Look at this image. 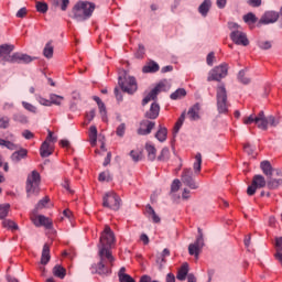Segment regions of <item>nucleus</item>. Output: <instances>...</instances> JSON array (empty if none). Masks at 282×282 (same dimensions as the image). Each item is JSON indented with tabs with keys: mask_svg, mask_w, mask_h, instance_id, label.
<instances>
[{
	"mask_svg": "<svg viewBox=\"0 0 282 282\" xmlns=\"http://www.w3.org/2000/svg\"><path fill=\"white\" fill-rule=\"evenodd\" d=\"M113 243H116V235L113 234V230H111V227L106 225L99 238L98 249L101 254L106 253V258L110 265H113V262L116 261V258H113L111 254V248H113Z\"/></svg>",
	"mask_w": 282,
	"mask_h": 282,
	"instance_id": "1",
	"label": "nucleus"
},
{
	"mask_svg": "<svg viewBox=\"0 0 282 282\" xmlns=\"http://www.w3.org/2000/svg\"><path fill=\"white\" fill-rule=\"evenodd\" d=\"M95 10L96 4H94L93 2L78 1L72 9V19H74L78 23H83V21L91 19Z\"/></svg>",
	"mask_w": 282,
	"mask_h": 282,
	"instance_id": "2",
	"label": "nucleus"
},
{
	"mask_svg": "<svg viewBox=\"0 0 282 282\" xmlns=\"http://www.w3.org/2000/svg\"><path fill=\"white\" fill-rule=\"evenodd\" d=\"M100 261L97 264L91 265L93 274H100L101 276L111 274V262L107 259V253H101L99 251Z\"/></svg>",
	"mask_w": 282,
	"mask_h": 282,
	"instance_id": "3",
	"label": "nucleus"
},
{
	"mask_svg": "<svg viewBox=\"0 0 282 282\" xmlns=\"http://www.w3.org/2000/svg\"><path fill=\"white\" fill-rule=\"evenodd\" d=\"M41 185V174L39 171L34 170L29 174L26 178V195L31 197V195H39V186Z\"/></svg>",
	"mask_w": 282,
	"mask_h": 282,
	"instance_id": "4",
	"label": "nucleus"
},
{
	"mask_svg": "<svg viewBox=\"0 0 282 282\" xmlns=\"http://www.w3.org/2000/svg\"><path fill=\"white\" fill-rule=\"evenodd\" d=\"M118 83L126 94L133 95L138 91V82L135 80V77L130 76L127 73L123 74V77L119 76Z\"/></svg>",
	"mask_w": 282,
	"mask_h": 282,
	"instance_id": "5",
	"label": "nucleus"
},
{
	"mask_svg": "<svg viewBox=\"0 0 282 282\" xmlns=\"http://www.w3.org/2000/svg\"><path fill=\"white\" fill-rule=\"evenodd\" d=\"M216 98L218 111L220 113H228V93L226 91V86L220 85L217 87Z\"/></svg>",
	"mask_w": 282,
	"mask_h": 282,
	"instance_id": "6",
	"label": "nucleus"
},
{
	"mask_svg": "<svg viewBox=\"0 0 282 282\" xmlns=\"http://www.w3.org/2000/svg\"><path fill=\"white\" fill-rule=\"evenodd\" d=\"M228 76V64L224 63L220 64L219 66L214 67L209 72V76L207 77L208 83L210 80H221V78H226Z\"/></svg>",
	"mask_w": 282,
	"mask_h": 282,
	"instance_id": "7",
	"label": "nucleus"
},
{
	"mask_svg": "<svg viewBox=\"0 0 282 282\" xmlns=\"http://www.w3.org/2000/svg\"><path fill=\"white\" fill-rule=\"evenodd\" d=\"M102 206L110 208V210H120V196L116 193L109 192L104 196Z\"/></svg>",
	"mask_w": 282,
	"mask_h": 282,
	"instance_id": "8",
	"label": "nucleus"
},
{
	"mask_svg": "<svg viewBox=\"0 0 282 282\" xmlns=\"http://www.w3.org/2000/svg\"><path fill=\"white\" fill-rule=\"evenodd\" d=\"M267 185L268 182H265V177H263L261 174H256L252 178L251 185H249L247 188V195L252 197V195L257 193V188H265Z\"/></svg>",
	"mask_w": 282,
	"mask_h": 282,
	"instance_id": "9",
	"label": "nucleus"
},
{
	"mask_svg": "<svg viewBox=\"0 0 282 282\" xmlns=\"http://www.w3.org/2000/svg\"><path fill=\"white\" fill-rule=\"evenodd\" d=\"M181 181L185 186H188L192 191H197L199 188V184L195 182V178L193 177V170L185 167L183 169Z\"/></svg>",
	"mask_w": 282,
	"mask_h": 282,
	"instance_id": "10",
	"label": "nucleus"
},
{
	"mask_svg": "<svg viewBox=\"0 0 282 282\" xmlns=\"http://www.w3.org/2000/svg\"><path fill=\"white\" fill-rule=\"evenodd\" d=\"M198 237L194 243L188 246V253L196 259L199 257V252H202V248H204V235L202 234V228H198Z\"/></svg>",
	"mask_w": 282,
	"mask_h": 282,
	"instance_id": "11",
	"label": "nucleus"
},
{
	"mask_svg": "<svg viewBox=\"0 0 282 282\" xmlns=\"http://www.w3.org/2000/svg\"><path fill=\"white\" fill-rule=\"evenodd\" d=\"M7 61H8V63H12V64L28 65V63H32V61H36V57H32V56H30L28 54H24V53L15 52L11 55V57H8Z\"/></svg>",
	"mask_w": 282,
	"mask_h": 282,
	"instance_id": "12",
	"label": "nucleus"
},
{
	"mask_svg": "<svg viewBox=\"0 0 282 282\" xmlns=\"http://www.w3.org/2000/svg\"><path fill=\"white\" fill-rule=\"evenodd\" d=\"M230 39L236 45H242L243 47H247V45H250V41H248V36L242 31H239V30L231 31Z\"/></svg>",
	"mask_w": 282,
	"mask_h": 282,
	"instance_id": "13",
	"label": "nucleus"
},
{
	"mask_svg": "<svg viewBox=\"0 0 282 282\" xmlns=\"http://www.w3.org/2000/svg\"><path fill=\"white\" fill-rule=\"evenodd\" d=\"M187 276V282H197V278L193 273L188 274V263H183L182 267L178 269L176 279L178 281H186Z\"/></svg>",
	"mask_w": 282,
	"mask_h": 282,
	"instance_id": "14",
	"label": "nucleus"
},
{
	"mask_svg": "<svg viewBox=\"0 0 282 282\" xmlns=\"http://www.w3.org/2000/svg\"><path fill=\"white\" fill-rule=\"evenodd\" d=\"M31 221H33L34 226L40 228V226H44V228H52V220L45 217L44 215H31Z\"/></svg>",
	"mask_w": 282,
	"mask_h": 282,
	"instance_id": "15",
	"label": "nucleus"
},
{
	"mask_svg": "<svg viewBox=\"0 0 282 282\" xmlns=\"http://www.w3.org/2000/svg\"><path fill=\"white\" fill-rule=\"evenodd\" d=\"M155 129V121L142 120L137 130L138 135H149Z\"/></svg>",
	"mask_w": 282,
	"mask_h": 282,
	"instance_id": "16",
	"label": "nucleus"
},
{
	"mask_svg": "<svg viewBox=\"0 0 282 282\" xmlns=\"http://www.w3.org/2000/svg\"><path fill=\"white\" fill-rule=\"evenodd\" d=\"M279 21V12L276 11H267L260 19L262 25H270V23H276Z\"/></svg>",
	"mask_w": 282,
	"mask_h": 282,
	"instance_id": "17",
	"label": "nucleus"
},
{
	"mask_svg": "<svg viewBox=\"0 0 282 282\" xmlns=\"http://www.w3.org/2000/svg\"><path fill=\"white\" fill-rule=\"evenodd\" d=\"M12 52H14V45L12 44H2L0 45V58H2V63L3 65H6V63H8V58H11Z\"/></svg>",
	"mask_w": 282,
	"mask_h": 282,
	"instance_id": "18",
	"label": "nucleus"
},
{
	"mask_svg": "<svg viewBox=\"0 0 282 282\" xmlns=\"http://www.w3.org/2000/svg\"><path fill=\"white\" fill-rule=\"evenodd\" d=\"M164 87L163 83H160L159 85H156L149 94L148 96L142 100V105H149V102H151V100H155V98H158V94H160V91H162V88Z\"/></svg>",
	"mask_w": 282,
	"mask_h": 282,
	"instance_id": "19",
	"label": "nucleus"
},
{
	"mask_svg": "<svg viewBox=\"0 0 282 282\" xmlns=\"http://www.w3.org/2000/svg\"><path fill=\"white\" fill-rule=\"evenodd\" d=\"M158 116H160V105L158 102H153L149 111L145 112V118L149 120H155Z\"/></svg>",
	"mask_w": 282,
	"mask_h": 282,
	"instance_id": "20",
	"label": "nucleus"
},
{
	"mask_svg": "<svg viewBox=\"0 0 282 282\" xmlns=\"http://www.w3.org/2000/svg\"><path fill=\"white\" fill-rule=\"evenodd\" d=\"M142 72L143 74H155L160 72V64L155 61H150L145 66H143Z\"/></svg>",
	"mask_w": 282,
	"mask_h": 282,
	"instance_id": "21",
	"label": "nucleus"
},
{
	"mask_svg": "<svg viewBox=\"0 0 282 282\" xmlns=\"http://www.w3.org/2000/svg\"><path fill=\"white\" fill-rule=\"evenodd\" d=\"M199 111H202V106L199 104L192 106L187 111L189 120H199Z\"/></svg>",
	"mask_w": 282,
	"mask_h": 282,
	"instance_id": "22",
	"label": "nucleus"
},
{
	"mask_svg": "<svg viewBox=\"0 0 282 282\" xmlns=\"http://www.w3.org/2000/svg\"><path fill=\"white\" fill-rule=\"evenodd\" d=\"M210 8H213V1L204 0L202 4L198 7V12L202 17H208V12H210Z\"/></svg>",
	"mask_w": 282,
	"mask_h": 282,
	"instance_id": "23",
	"label": "nucleus"
},
{
	"mask_svg": "<svg viewBox=\"0 0 282 282\" xmlns=\"http://www.w3.org/2000/svg\"><path fill=\"white\" fill-rule=\"evenodd\" d=\"M260 169L267 177H272V173H274V169H272V164L270 163V161H262L260 163Z\"/></svg>",
	"mask_w": 282,
	"mask_h": 282,
	"instance_id": "24",
	"label": "nucleus"
},
{
	"mask_svg": "<svg viewBox=\"0 0 282 282\" xmlns=\"http://www.w3.org/2000/svg\"><path fill=\"white\" fill-rule=\"evenodd\" d=\"M24 158H28V150H25V149L15 151L11 155L12 162H15V163L21 162L22 160H24Z\"/></svg>",
	"mask_w": 282,
	"mask_h": 282,
	"instance_id": "25",
	"label": "nucleus"
},
{
	"mask_svg": "<svg viewBox=\"0 0 282 282\" xmlns=\"http://www.w3.org/2000/svg\"><path fill=\"white\" fill-rule=\"evenodd\" d=\"M50 245L45 243L43 246V250H42V257H41V263L42 265H47V263H50Z\"/></svg>",
	"mask_w": 282,
	"mask_h": 282,
	"instance_id": "26",
	"label": "nucleus"
},
{
	"mask_svg": "<svg viewBox=\"0 0 282 282\" xmlns=\"http://www.w3.org/2000/svg\"><path fill=\"white\" fill-rule=\"evenodd\" d=\"M41 158H50L52 155V148L50 147V142L44 141L40 148Z\"/></svg>",
	"mask_w": 282,
	"mask_h": 282,
	"instance_id": "27",
	"label": "nucleus"
},
{
	"mask_svg": "<svg viewBox=\"0 0 282 282\" xmlns=\"http://www.w3.org/2000/svg\"><path fill=\"white\" fill-rule=\"evenodd\" d=\"M145 151L148 153V159L150 160V162H153L158 155V150L155 149V147L151 143H147Z\"/></svg>",
	"mask_w": 282,
	"mask_h": 282,
	"instance_id": "28",
	"label": "nucleus"
},
{
	"mask_svg": "<svg viewBox=\"0 0 282 282\" xmlns=\"http://www.w3.org/2000/svg\"><path fill=\"white\" fill-rule=\"evenodd\" d=\"M53 274H54V276H57V279H65V276L67 274V270L65 268H63V265L56 264L53 268Z\"/></svg>",
	"mask_w": 282,
	"mask_h": 282,
	"instance_id": "29",
	"label": "nucleus"
},
{
	"mask_svg": "<svg viewBox=\"0 0 282 282\" xmlns=\"http://www.w3.org/2000/svg\"><path fill=\"white\" fill-rule=\"evenodd\" d=\"M89 140L91 147H96V143L98 142V129L96 128V126H91L89 128Z\"/></svg>",
	"mask_w": 282,
	"mask_h": 282,
	"instance_id": "30",
	"label": "nucleus"
},
{
	"mask_svg": "<svg viewBox=\"0 0 282 282\" xmlns=\"http://www.w3.org/2000/svg\"><path fill=\"white\" fill-rule=\"evenodd\" d=\"M281 184H282L281 178H269L267 181V188H269V191H276V188H279Z\"/></svg>",
	"mask_w": 282,
	"mask_h": 282,
	"instance_id": "31",
	"label": "nucleus"
},
{
	"mask_svg": "<svg viewBox=\"0 0 282 282\" xmlns=\"http://www.w3.org/2000/svg\"><path fill=\"white\" fill-rule=\"evenodd\" d=\"M13 122H19L20 124H28L29 119L23 112H17L13 115Z\"/></svg>",
	"mask_w": 282,
	"mask_h": 282,
	"instance_id": "32",
	"label": "nucleus"
},
{
	"mask_svg": "<svg viewBox=\"0 0 282 282\" xmlns=\"http://www.w3.org/2000/svg\"><path fill=\"white\" fill-rule=\"evenodd\" d=\"M195 163L193 164V169L196 175H199L202 172V153H197L195 155Z\"/></svg>",
	"mask_w": 282,
	"mask_h": 282,
	"instance_id": "33",
	"label": "nucleus"
},
{
	"mask_svg": "<svg viewBox=\"0 0 282 282\" xmlns=\"http://www.w3.org/2000/svg\"><path fill=\"white\" fill-rule=\"evenodd\" d=\"M65 100V97L56 94L50 95V102L52 105H56L57 107H61L62 102Z\"/></svg>",
	"mask_w": 282,
	"mask_h": 282,
	"instance_id": "34",
	"label": "nucleus"
},
{
	"mask_svg": "<svg viewBox=\"0 0 282 282\" xmlns=\"http://www.w3.org/2000/svg\"><path fill=\"white\" fill-rule=\"evenodd\" d=\"M185 96H186V89L178 88L170 95V98L172 100H180V99L184 98Z\"/></svg>",
	"mask_w": 282,
	"mask_h": 282,
	"instance_id": "35",
	"label": "nucleus"
},
{
	"mask_svg": "<svg viewBox=\"0 0 282 282\" xmlns=\"http://www.w3.org/2000/svg\"><path fill=\"white\" fill-rule=\"evenodd\" d=\"M145 210H147L148 215H151L152 221L154 224H160V221H161L160 216H158V214L155 213V209H153V207L151 205H147Z\"/></svg>",
	"mask_w": 282,
	"mask_h": 282,
	"instance_id": "36",
	"label": "nucleus"
},
{
	"mask_svg": "<svg viewBox=\"0 0 282 282\" xmlns=\"http://www.w3.org/2000/svg\"><path fill=\"white\" fill-rule=\"evenodd\" d=\"M167 134L169 131L166 130V128H160L159 131L155 133V138L156 140H159V142H165Z\"/></svg>",
	"mask_w": 282,
	"mask_h": 282,
	"instance_id": "37",
	"label": "nucleus"
},
{
	"mask_svg": "<svg viewBox=\"0 0 282 282\" xmlns=\"http://www.w3.org/2000/svg\"><path fill=\"white\" fill-rule=\"evenodd\" d=\"M43 55L45 58H52V56H54V46H52V42L46 43L43 50Z\"/></svg>",
	"mask_w": 282,
	"mask_h": 282,
	"instance_id": "38",
	"label": "nucleus"
},
{
	"mask_svg": "<svg viewBox=\"0 0 282 282\" xmlns=\"http://www.w3.org/2000/svg\"><path fill=\"white\" fill-rule=\"evenodd\" d=\"M2 226L3 228H9V230H19V225H17V223L10 219L3 220Z\"/></svg>",
	"mask_w": 282,
	"mask_h": 282,
	"instance_id": "39",
	"label": "nucleus"
},
{
	"mask_svg": "<svg viewBox=\"0 0 282 282\" xmlns=\"http://www.w3.org/2000/svg\"><path fill=\"white\" fill-rule=\"evenodd\" d=\"M50 203V197H44L42 198L35 206L34 213H39V210H43V208H45V206H47V204Z\"/></svg>",
	"mask_w": 282,
	"mask_h": 282,
	"instance_id": "40",
	"label": "nucleus"
},
{
	"mask_svg": "<svg viewBox=\"0 0 282 282\" xmlns=\"http://www.w3.org/2000/svg\"><path fill=\"white\" fill-rule=\"evenodd\" d=\"M238 80L242 83V85H250V77H246V69H241L238 73Z\"/></svg>",
	"mask_w": 282,
	"mask_h": 282,
	"instance_id": "41",
	"label": "nucleus"
},
{
	"mask_svg": "<svg viewBox=\"0 0 282 282\" xmlns=\"http://www.w3.org/2000/svg\"><path fill=\"white\" fill-rule=\"evenodd\" d=\"M184 120H186V115L183 112L174 126V133H180V129H182Z\"/></svg>",
	"mask_w": 282,
	"mask_h": 282,
	"instance_id": "42",
	"label": "nucleus"
},
{
	"mask_svg": "<svg viewBox=\"0 0 282 282\" xmlns=\"http://www.w3.org/2000/svg\"><path fill=\"white\" fill-rule=\"evenodd\" d=\"M8 213H10V204L0 205V219H6Z\"/></svg>",
	"mask_w": 282,
	"mask_h": 282,
	"instance_id": "43",
	"label": "nucleus"
},
{
	"mask_svg": "<svg viewBox=\"0 0 282 282\" xmlns=\"http://www.w3.org/2000/svg\"><path fill=\"white\" fill-rule=\"evenodd\" d=\"M124 133H127V123H120L116 129V134L118 138H124Z\"/></svg>",
	"mask_w": 282,
	"mask_h": 282,
	"instance_id": "44",
	"label": "nucleus"
},
{
	"mask_svg": "<svg viewBox=\"0 0 282 282\" xmlns=\"http://www.w3.org/2000/svg\"><path fill=\"white\" fill-rule=\"evenodd\" d=\"M98 108L102 121L107 122V107L105 106V102L101 101V104L98 105Z\"/></svg>",
	"mask_w": 282,
	"mask_h": 282,
	"instance_id": "45",
	"label": "nucleus"
},
{
	"mask_svg": "<svg viewBox=\"0 0 282 282\" xmlns=\"http://www.w3.org/2000/svg\"><path fill=\"white\" fill-rule=\"evenodd\" d=\"M243 21L245 23H257L258 19L257 15H254V13L249 12L246 15H243Z\"/></svg>",
	"mask_w": 282,
	"mask_h": 282,
	"instance_id": "46",
	"label": "nucleus"
},
{
	"mask_svg": "<svg viewBox=\"0 0 282 282\" xmlns=\"http://www.w3.org/2000/svg\"><path fill=\"white\" fill-rule=\"evenodd\" d=\"M35 8L41 14H45L48 10L47 3L45 2H36Z\"/></svg>",
	"mask_w": 282,
	"mask_h": 282,
	"instance_id": "47",
	"label": "nucleus"
},
{
	"mask_svg": "<svg viewBox=\"0 0 282 282\" xmlns=\"http://www.w3.org/2000/svg\"><path fill=\"white\" fill-rule=\"evenodd\" d=\"M258 47L260 50H272V41H259Z\"/></svg>",
	"mask_w": 282,
	"mask_h": 282,
	"instance_id": "48",
	"label": "nucleus"
},
{
	"mask_svg": "<svg viewBox=\"0 0 282 282\" xmlns=\"http://www.w3.org/2000/svg\"><path fill=\"white\" fill-rule=\"evenodd\" d=\"M35 98L37 102H40V105H43V107H52V102H50V99H45L41 95H36Z\"/></svg>",
	"mask_w": 282,
	"mask_h": 282,
	"instance_id": "49",
	"label": "nucleus"
},
{
	"mask_svg": "<svg viewBox=\"0 0 282 282\" xmlns=\"http://www.w3.org/2000/svg\"><path fill=\"white\" fill-rule=\"evenodd\" d=\"M8 127H10V118L0 117V129H8Z\"/></svg>",
	"mask_w": 282,
	"mask_h": 282,
	"instance_id": "50",
	"label": "nucleus"
},
{
	"mask_svg": "<svg viewBox=\"0 0 282 282\" xmlns=\"http://www.w3.org/2000/svg\"><path fill=\"white\" fill-rule=\"evenodd\" d=\"M22 107L30 111L31 113H36V107L28 101H22Z\"/></svg>",
	"mask_w": 282,
	"mask_h": 282,
	"instance_id": "51",
	"label": "nucleus"
},
{
	"mask_svg": "<svg viewBox=\"0 0 282 282\" xmlns=\"http://www.w3.org/2000/svg\"><path fill=\"white\" fill-rule=\"evenodd\" d=\"M256 124L258 129H261L262 131H268V119H259V122Z\"/></svg>",
	"mask_w": 282,
	"mask_h": 282,
	"instance_id": "52",
	"label": "nucleus"
},
{
	"mask_svg": "<svg viewBox=\"0 0 282 282\" xmlns=\"http://www.w3.org/2000/svg\"><path fill=\"white\" fill-rule=\"evenodd\" d=\"M130 158L133 160V162H140V160H142V153H140L135 150H132L130 152Z\"/></svg>",
	"mask_w": 282,
	"mask_h": 282,
	"instance_id": "53",
	"label": "nucleus"
},
{
	"mask_svg": "<svg viewBox=\"0 0 282 282\" xmlns=\"http://www.w3.org/2000/svg\"><path fill=\"white\" fill-rule=\"evenodd\" d=\"M181 186H182V182L178 178L174 180L171 185L172 193H177V191H180Z\"/></svg>",
	"mask_w": 282,
	"mask_h": 282,
	"instance_id": "54",
	"label": "nucleus"
},
{
	"mask_svg": "<svg viewBox=\"0 0 282 282\" xmlns=\"http://www.w3.org/2000/svg\"><path fill=\"white\" fill-rule=\"evenodd\" d=\"M242 122L243 124H252V122L257 124V117H254V115H250L249 117H243Z\"/></svg>",
	"mask_w": 282,
	"mask_h": 282,
	"instance_id": "55",
	"label": "nucleus"
},
{
	"mask_svg": "<svg viewBox=\"0 0 282 282\" xmlns=\"http://www.w3.org/2000/svg\"><path fill=\"white\" fill-rule=\"evenodd\" d=\"M169 155H171L169 148H163L161 154L159 155V160H169Z\"/></svg>",
	"mask_w": 282,
	"mask_h": 282,
	"instance_id": "56",
	"label": "nucleus"
},
{
	"mask_svg": "<svg viewBox=\"0 0 282 282\" xmlns=\"http://www.w3.org/2000/svg\"><path fill=\"white\" fill-rule=\"evenodd\" d=\"M99 182H110L111 181V176L109 175V172H101L99 174Z\"/></svg>",
	"mask_w": 282,
	"mask_h": 282,
	"instance_id": "57",
	"label": "nucleus"
},
{
	"mask_svg": "<svg viewBox=\"0 0 282 282\" xmlns=\"http://www.w3.org/2000/svg\"><path fill=\"white\" fill-rule=\"evenodd\" d=\"M267 120L270 127H276L279 124V119H275L274 116L268 117Z\"/></svg>",
	"mask_w": 282,
	"mask_h": 282,
	"instance_id": "58",
	"label": "nucleus"
},
{
	"mask_svg": "<svg viewBox=\"0 0 282 282\" xmlns=\"http://www.w3.org/2000/svg\"><path fill=\"white\" fill-rule=\"evenodd\" d=\"M26 14H28V9L21 8V9L17 12L15 17H17L18 19H23Z\"/></svg>",
	"mask_w": 282,
	"mask_h": 282,
	"instance_id": "59",
	"label": "nucleus"
},
{
	"mask_svg": "<svg viewBox=\"0 0 282 282\" xmlns=\"http://www.w3.org/2000/svg\"><path fill=\"white\" fill-rule=\"evenodd\" d=\"M276 252H282V237L275 238Z\"/></svg>",
	"mask_w": 282,
	"mask_h": 282,
	"instance_id": "60",
	"label": "nucleus"
},
{
	"mask_svg": "<svg viewBox=\"0 0 282 282\" xmlns=\"http://www.w3.org/2000/svg\"><path fill=\"white\" fill-rule=\"evenodd\" d=\"M22 135L25 138V140H32V138H34V133L30 130H24Z\"/></svg>",
	"mask_w": 282,
	"mask_h": 282,
	"instance_id": "61",
	"label": "nucleus"
},
{
	"mask_svg": "<svg viewBox=\"0 0 282 282\" xmlns=\"http://www.w3.org/2000/svg\"><path fill=\"white\" fill-rule=\"evenodd\" d=\"M226 3H228V0H216V6L219 10H224V8H226Z\"/></svg>",
	"mask_w": 282,
	"mask_h": 282,
	"instance_id": "62",
	"label": "nucleus"
},
{
	"mask_svg": "<svg viewBox=\"0 0 282 282\" xmlns=\"http://www.w3.org/2000/svg\"><path fill=\"white\" fill-rule=\"evenodd\" d=\"M207 65H209V66H213V61H215V53H209L208 55H207Z\"/></svg>",
	"mask_w": 282,
	"mask_h": 282,
	"instance_id": "63",
	"label": "nucleus"
},
{
	"mask_svg": "<svg viewBox=\"0 0 282 282\" xmlns=\"http://www.w3.org/2000/svg\"><path fill=\"white\" fill-rule=\"evenodd\" d=\"M120 282H135L131 275H122L121 279L119 280Z\"/></svg>",
	"mask_w": 282,
	"mask_h": 282,
	"instance_id": "64",
	"label": "nucleus"
}]
</instances>
